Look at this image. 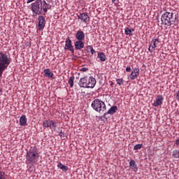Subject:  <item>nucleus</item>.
I'll return each mask as SVG.
<instances>
[{
  "label": "nucleus",
  "instance_id": "f257e3e1",
  "mask_svg": "<svg viewBox=\"0 0 179 179\" xmlns=\"http://www.w3.org/2000/svg\"><path fill=\"white\" fill-rule=\"evenodd\" d=\"M48 9H51V6L45 1H36L31 4V10L35 15H45Z\"/></svg>",
  "mask_w": 179,
  "mask_h": 179
},
{
  "label": "nucleus",
  "instance_id": "f03ea898",
  "mask_svg": "<svg viewBox=\"0 0 179 179\" xmlns=\"http://www.w3.org/2000/svg\"><path fill=\"white\" fill-rule=\"evenodd\" d=\"M40 152L36 147H31L26 155V164H36L38 162Z\"/></svg>",
  "mask_w": 179,
  "mask_h": 179
},
{
  "label": "nucleus",
  "instance_id": "7ed1b4c3",
  "mask_svg": "<svg viewBox=\"0 0 179 179\" xmlns=\"http://www.w3.org/2000/svg\"><path fill=\"white\" fill-rule=\"evenodd\" d=\"M10 64V58L8 57V55L0 52V78L2 77L3 71L9 66Z\"/></svg>",
  "mask_w": 179,
  "mask_h": 179
},
{
  "label": "nucleus",
  "instance_id": "20e7f679",
  "mask_svg": "<svg viewBox=\"0 0 179 179\" xmlns=\"http://www.w3.org/2000/svg\"><path fill=\"white\" fill-rule=\"evenodd\" d=\"M163 24L166 26H171L176 22V16L172 12H165L161 17Z\"/></svg>",
  "mask_w": 179,
  "mask_h": 179
},
{
  "label": "nucleus",
  "instance_id": "39448f33",
  "mask_svg": "<svg viewBox=\"0 0 179 179\" xmlns=\"http://www.w3.org/2000/svg\"><path fill=\"white\" fill-rule=\"evenodd\" d=\"M91 106L97 113H104V111L107 110V107L106 106L104 101L99 99H94L92 102Z\"/></svg>",
  "mask_w": 179,
  "mask_h": 179
},
{
  "label": "nucleus",
  "instance_id": "423d86ee",
  "mask_svg": "<svg viewBox=\"0 0 179 179\" xmlns=\"http://www.w3.org/2000/svg\"><path fill=\"white\" fill-rule=\"evenodd\" d=\"M78 19L81 23H89L90 22V17L87 15V13H80L77 15Z\"/></svg>",
  "mask_w": 179,
  "mask_h": 179
},
{
  "label": "nucleus",
  "instance_id": "0eeeda50",
  "mask_svg": "<svg viewBox=\"0 0 179 179\" xmlns=\"http://www.w3.org/2000/svg\"><path fill=\"white\" fill-rule=\"evenodd\" d=\"M159 43H160V38L159 37L155 36L152 41L151 45L149 46L148 50L150 52H153V51L157 48V45H159Z\"/></svg>",
  "mask_w": 179,
  "mask_h": 179
},
{
  "label": "nucleus",
  "instance_id": "6e6552de",
  "mask_svg": "<svg viewBox=\"0 0 179 179\" xmlns=\"http://www.w3.org/2000/svg\"><path fill=\"white\" fill-rule=\"evenodd\" d=\"M57 123L51 120H45L43 122V128H50V129H55L57 128Z\"/></svg>",
  "mask_w": 179,
  "mask_h": 179
},
{
  "label": "nucleus",
  "instance_id": "1a4fd4ad",
  "mask_svg": "<svg viewBox=\"0 0 179 179\" xmlns=\"http://www.w3.org/2000/svg\"><path fill=\"white\" fill-rule=\"evenodd\" d=\"M64 50H69V51H71V52H75V50L73 49V46L72 45V41H71L69 37H68L66 39Z\"/></svg>",
  "mask_w": 179,
  "mask_h": 179
},
{
  "label": "nucleus",
  "instance_id": "9d476101",
  "mask_svg": "<svg viewBox=\"0 0 179 179\" xmlns=\"http://www.w3.org/2000/svg\"><path fill=\"white\" fill-rule=\"evenodd\" d=\"M96 86V78L93 77H88L87 78V88L93 89Z\"/></svg>",
  "mask_w": 179,
  "mask_h": 179
},
{
  "label": "nucleus",
  "instance_id": "9b49d317",
  "mask_svg": "<svg viewBox=\"0 0 179 179\" xmlns=\"http://www.w3.org/2000/svg\"><path fill=\"white\" fill-rule=\"evenodd\" d=\"M44 27H45V17L41 15L38 17V29L43 30Z\"/></svg>",
  "mask_w": 179,
  "mask_h": 179
},
{
  "label": "nucleus",
  "instance_id": "f8f14e48",
  "mask_svg": "<svg viewBox=\"0 0 179 179\" xmlns=\"http://www.w3.org/2000/svg\"><path fill=\"white\" fill-rule=\"evenodd\" d=\"M138 76H139V69L134 68L130 74V79H131V80H135Z\"/></svg>",
  "mask_w": 179,
  "mask_h": 179
},
{
  "label": "nucleus",
  "instance_id": "ddd939ff",
  "mask_svg": "<svg viewBox=\"0 0 179 179\" xmlns=\"http://www.w3.org/2000/svg\"><path fill=\"white\" fill-rule=\"evenodd\" d=\"M163 100H164L163 96L159 95L153 103L154 107H159V106H162V104H163Z\"/></svg>",
  "mask_w": 179,
  "mask_h": 179
},
{
  "label": "nucleus",
  "instance_id": "4468645a",
  "mask_svg": "<svg viewBox=\"0 0 179 179\" xmlns=\"http://www.w3.org/2000/svg\"><path fill=\"white\" fill-rule=\"evenodd\" d=\"M87 79L88 77H84L80 79L78 85L80 87H86L87 88Z\"/></svg>",
  "mask_w": 179,
  "mask_h": 179
},
{
  "label": "nucleus",
  "instance_id": "2eb2a0df",
  "mask_svg": "<svg viewBox=\"0 0 179 179\" xmlns=\"http://www.w3.org/2000/svg\"><path fill=\"white\" fill-rule=\"evenodd\" d=\"M117 110H118V107L117 106L110 107V108L108 110V112L106 113H104L103 118H107V117L106 116L107 115V114H110V115H113V114H115V113H117Z\"/></svg>",
  "mask_w": 179,
  "mask_h": 179
},
{
  "label": "nucleus",
  "instance_id": "dca6fc26",
  "mask_svg": "<svg viewBox=\"0 0 179 179\" xmlns=\"http://www.w3.org/2000/svg\"><path fill=\"white\" fill-rule=\"evenodd\" d=\"M76 50H82V48H85V43L83 41H77L74 43Z\"/></svg>",
  "mask_w": 179,
  "mask_h": 179
},
{
  "label": "nucleus",
  "instance_id": "f3484780",
  "mask_svg": "<svg viewBox=\"0 0 179 179\" xmlns=\"http://www.w3.org/2000/svg\"><path fill=\"white\" fill-rule=\"evenodd\" d=\"M76 38L78 41H83L85 40V33L82 31H78L76 34Z\"/></svg>",
  "mask_w": 179,
  "mask_h": 179
},
{
  "label": "nucleus",
  "instance_id": "a211bd4d",
  "mask_svg": "<svg viewBox=\"0 0 179 179\" xmlns=\"http://www.w3.org/2000/svg\"><path fill=\"white\" fill-rule=\"evenodd\" d=\"M26 124H27V117H26V115H22L20 118V124L22 127H25Z\"/></svg>",
  "mask_w": 179,
  "mask_h": 179
},
{
  "label": "nucleus",
  "instance_id": "6ab92c4d",
  "mask_svg": "<svg viewBox=\"0 0 179 179\" xmlns=\"http://www.w3.org/2000/svg\"><path fill=\"white\" fill-rule=\"evenodd\" d=\"M45 76H47L48 78H52L54 76V73L50 70V69H46L44 70Z\"/></svg>",
  "mask_w": 179,
  "mask_h": 179
},
{
  "label": "nucleus",
  "instance_id": "aec40b11",
  "mask_svg": "<svg viewBox=\"0 0 179 179\" xmlns=\"http://www.w3.org/2000/svg\"><path fill=\"white\" fill-rule=\"evenodd\" d=\"M98 58L100 59V61H101V62H104V61L107 59V57L103 52L98 53Z\"/></svg>",
  "mask_w": 179,
  "mask_h": 179
},
{
  "label": "nucleus",
  "instance_id": "412c9836",
  "mask_svg": "<svg viewBox=\"0 0 179 179\" xmlns=\"http://www.w3.org/2000/svg\"><path fill=\"white\" fill-rule=\"evenodd\" d=\"M132 31H135V29H134V28H126L124 29V33L126 34V36H132Z\"/></svg>",
  "mask_w": 179,
  "mask_h": 179
},
{
  "label": "nucleus",
  "instance_id": "4be33fe9",
  "mask_svg": "<svg viewBox=\"0 0 179 179\" xmlns=\"http://www.w3.org/2000/svg\"><path fill=\"white\" fill-rule=\"evenodd\" d=\"M57 167L59 169H60L61 170H62L63 171H68V166L62 164V163H61V162H59L57 164Z\"/></svg>",
  "mask_w": 179,
  "mask_h": 179
},
{
  "label": "nucleus",
  "instance_id": "5701e85b",
  "mask_svg": "<svg viewBox=\"0 0 179 179\" xmlns=\"http://www.w3.org/2000/svg\"><path fill=\"white\" fill-rule=\"evenodd\" d=\"M129 167L132 170H135L136 169V163L135 162L134 160H131L129 162Z\"/></svg>",
  "mask_w": 179,
  "mask_h": 179
},
{
  "label": "nucleus",
  "instance_id": "b1692460",
  "mask_svg": "<svg viewBox=\"0 0 179 179\" xmlns=\"http://www.w3.org/2000/svg\"><path fill=\"white\" fill-rule=\"evenodd\" d=\"M172 156L175 159H179V150H175L172 152Z\"/></svg>",
  "mask_w": 179,
  "mask_h": 179
},
{
  "label": "nucleus",
  "instance_id": "393cba45",
  "mask_svg": "<svg viewBox=\"0 0 179 179\" xmlns=\"http://www.w3.org/2000/svg\"><path fill=\"white\" fill-rule=\"evenodd\" d=\"M73 80H75V77L74 76L70 77L69 80V84L70 85L71 87H73Z\"/></svg>",
  "mask_w": 179,
  "mask_h": 179
},
{
  "label": "nucleus",
  "instance_id": "a878e982",
  "mask_svg": "<svg viewBox=\"0 0 179 179\" xmlns=\"http://www.w3.org/2000/svg\"><path fill=\"white\" fill-rule=\"evenodd\" d=\"M117 85L119 86H122V85H124V79L122 78H117L116 79Z\"/></svg>",
  "mask_w": 179,
  "mask_h": 179
},
{
  "label": "nucleus",
  "instance_id": "bb28decb",
  "mask_svg": "<svg viewBox=\"0 0 179 179\" xmlns=\"http://www.w3.org/2000/svg\"><path fill=\"white\" fill-rule=\"evenodd\" d=\"M143 146V145H142V144H137V145H134V150H140V149H142Z\"/></svg>",
  "mask_w": 179,
  "mask_h": 179
},
{
  "label": "nucleus",
  "instance_id": "cd10ccee",
  "mask_svg": "<svg viewBox=\"0 0 179 179\" xmlns=\"http://www.w3.org/2000/svg\"><path fill=\"white\" fill-rule=\"evenodd\" d=\"M87 48H89V50H90L92 55H93L94 54H96V50H94V49H93L92 45H88Z\"/></svg>",
  "mask_w": 179,
  "mask_h": 179
},
{
  "label": "nucleus",
  "instance_id": "c85d7f7f",
  "mask_svg": "<svg viewBox=\"0 0 179 179\" xmlns=\"http://www.w3.org/2000/svg\"><path fill=\"white\" fill-rule=\"evenodd\" d=\"M6 176H5V173L3 171H0V179H5Z\"/></svg>",
  "mask_w": 179,
  "mask_h": 179
},
{
  "label": "nucleus",
  "instance_id": "c756f323",
  "mask_svg": "<svg viewBox=\"0 0 179 179\" xmlns=\"http://www.w3.org/2000/svg\"><path fill=\"white\" fill-rule=\"evenodd\" d=\"M80 71L81 72H86V71H87V68H86V67H82V68L80 69Z\"/></svg>",
  "mask_w": 179,
  "mask_h": 179
},
{
  "label": "nucleus",
  "instance_id": "7c9ffc66",
  "mask_svg": "<svg viewBox=\"0 0 179 179\" xmlns=\"http://www.w3.org/2000/svg\"><path fill=\"white\" fill-rule=\"evenodd\" d=\"M176 146L178 148L179 147V138H178L176 140Z\"/></svg>",
  "mask_w": 179,
  "mask_h": 179
},
{
  "label": "nucleus",
  "instance_id": "2f4dec72",
  "mask_svg": "<svg viewBox=\"0 0 179 179\" xmlns=\"http://www.w3.org/2000/svg\"><path fill=\"white\" fill-rule=\"evenodd\" d=\"M126 71L127 72H131V67H127L126 68Z\"/></svg>",
  "mask_w": 179,
  "mask_h": 179
},
{
  "label": "nucleus",
  "instance_id": "473e14b6",
  "mask_svg": "<svg viewBox=\"0 0 179 179\" xmlns=\"http://www.w3.org/2000/svg\"><path fill=\"white\" fill-rule=\"evenodd\" d=\"M113 3H115V0H112Z\"/></svg>",
  "mask_w": 179,
  "mask_h": 179
},
{
  "label": "nucleus",
  "instance_id": "72a5a7b5",
  "mask_svg": "<svg viewBox=\"0 0 179 179\" xmlns=\"http://www.w3.org/2000/svg\"><path fill=\"white\" fill-rule=\"evenodd\" d=\"M114 85V83H110V86H113Z\"/></svg>",
  "mask_w": 179,
  "mask_h": 179
}]
</instances>
